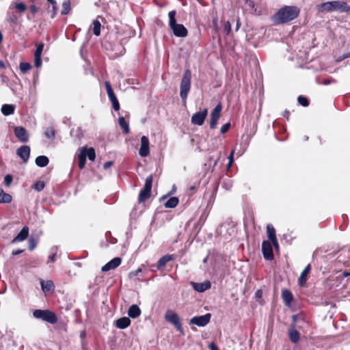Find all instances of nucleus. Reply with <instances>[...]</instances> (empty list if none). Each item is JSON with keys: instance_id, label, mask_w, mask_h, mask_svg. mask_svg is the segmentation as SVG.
Masks as SVG:
<instances>
[{"instance_id": "f257e3e1", "label": "nucleus", "mask_w": 350, "mask_h": 350, "mask_svg": "<svg viewBox=\"0 0 350 350\" xmlns=\"http://www.w3.org/2000/svg\"><path fill=\"white\" fill-rule=\"evenodd\" d=\"M299 13L297 6L285 5L280 8L273 16L276 24H284L296 18Z\"/></svg>"}, {"instance_id": "f03ea898", "label": "nucleus", "mask_w": 350, "mask_h": 350, "mask_svg": "<svg viewBox=\"0 0 350 350\" xmlns=\"http://www.w3.org/2000/svg\"><path fill=\"white\" fill-rule=\"evenodd\" d=\"M317 10L319 13L325 12H349L350 11V6L345 1H332L317 5Z\"/></svg>"}, {"instance_id": "7ed1b4c3", "label": "nucleus", "mask_w": 350, "mask_h": 350, "mask_svg": "<svg viewBox=\"0 0 350 350\" xmlns=\"http://www.w3.org/2000/svg\"><path fill=\"white\" fill-rule=\"evenodd\" d=\"M169 16V26L172 31L173 33L176 37L184 38L187 36V29L182 24L176 23L175 18L176 11L172 10L168 13Z\"/></svg>"}, {"instance_id": "20e7f679", "label": "nucleus", "mask_w": 350, "mask_h": 350, "mask_svg": "<svg viewBox=\"0 0 350 350\" xmlns=\"http://www.w3.org/2000/svg\"><path fill=\"white\" fill-rule=\"evenodd\" d=\"M191 72L187 69L185 70L180 85V96L183 103H185L191 89Z\"/></svg>"}, {"instance_id": "39448f33", "label": "nucleus", "mask_w": 350, "mask_h": 350, "mask_svg": "<svg viewBox=\"0 0 350 350\" xmlns=\"http://www.w3.org/2000/svg\"><path fill=\"white\" fill-rule=\"evenodd\" d=\"M33 316L36 319H42L51 324H55L57 322L56 314L49 310H35L33 312Z\"/></svg>"}, {"instance_id": "423d86ee", "label": "nucleus", "mask_w": 350, "mask_h": 350, "mask_svg": "<svg viewBox=\"0 0 350 350\" xmlns=\"http://www.w3.org/2000/svg\"><path fill=\"white\" fill-rule=\"evenodd\" d=\"M152 180L153 178L152 175L146 178L144 187L142 190H141L139 194V202H144L150 197Z\"/></svg>"}, {"instance_id": "0eeeda50", "label": "nucleus", "mask_w": 350, "mask_h": 350, "mask_svg": "<svg viewBox=\"0 0 350 350\" xmlns=\"http://www.w3.org/2000/svg\"><path fill=\"white\" fill-rule=\"evenodd\" d=\"M165 319L174 325L178 331L183 332L182 325L178 315L172 310H167L165 314Z\"/></svg>"}, {"instance_id": "6e6552de", "label": "nucleus", "mask_w": 350, "mask_h": 350, "mask_svg": "<svg viewBox=\"0 0 350 350\" xmlns=\"http://www.w3.org/2000/svg\"><path fill=\"white\" fill-rule=\"evenodd\" d=\"M211 318V314L210 313H206L202 316H196L190 319L189 324L198 327H204L210 322Z\"/></svg>"}, {"instance_id": "1a4fd4ad", "label": "nucleus", "mask_w": 350, "mask_h": 350, "mask_svg": "<svg viewBox=\"0 0 350 350\" xmlns=\"http://www.w3.org/2000/svg\"><path fill=\"white\" fill-rule=\"evenodd\" d=\"M207 109L195 113L191 118V122L194 125L201 126L204 124V120L207 116Z\"/></svg>"}, {"instance_id": "9d476101", "label": "nucleus", "mask_w": 350, "mask_h": 350, "mask_svg": "<svg viewBox=\"0 0 350 350\" xmlns=\"http://www.w3.org/2000/svg\"><path fill=\"white\" fill-rule=\"evenodd\" d=\"M222 107L220 103H219L211 111V119H210V128L213 129L217 126V122L220 118V113L221 111Z\"/></svg>"}, {"instance_id": "9b49d317", "label": "nucleus", "mask_w": 350, "mask_h": 350, "mask_svg": "<svg viewBox=\"0 0 350 350\" xmlns=\"http://www.w3.org/2000/svg\"><path fill=\"white\" fill-rule=\"evenodd\" d=\"M262 252L265 259L271 260L273 258V253L271 242L268 241H264L262 242Z\"/></svg>"}, {"instance_id": "f8f14e48", "label": "nucleus", "mask_w": 350, "mask_h": 350, "mask_svg": "<svg viewBox=\"0 0 350 350\" xmlns=\"http://www.w3.org/2000/svg\"><path fill=\"white\" fill-rule=\"evenodd\" d=\"M149 153V139L146 136L144 135L141 137V146L139 154L142 157H146Z\"/></svg>"}, {"instance_id": "ddd939ff", "label": "nucleus", "mask_w": 350, "mask_h": 350, "mask_svg": "<svg viewBox=\"0 0 350 350\" xmlns=\"http://www.w3.org/2000/svg\"><path fill=\"white\" fill-rule=\"evenodd\" d=\"M191 285L192 286L193 288L199 293H203L211 287V283L208 280H206L203 282H191Z\"/></svg>"}, {"instance_id": "4468645a", "label": "nucleus", "mask_w": 350, "mask_h": 350, "mask_svg": "<svg viewBox=\"0 0 350 350\" xmlns=\"http://www.w3.org/2000/svg\"><path fill=\"white\" fill-rule=\"evenodd\" d=\"M14 134L21 142H27L29 139V134L23 126H16L14 128Z\"/></svg>"}, {"instance_id": "2eb2a0df", "label": "nucleus", "mask_w": 350, "mask_h": 350, "mask_svg": "<svg viewBox=\"0 0 350 350\" xmlns=\"http://www.w3.org/2000/svg\"><path fill=\"white\" fill-rule=\"evenodd\" d=\"M16 154L24 163H27L30 155V147L28 146H22L17 149Z\"/></svg>"}, {"instance_id": "dca6fc26", "label": "nucleus", "mask_w": 350, "mask_h": 350, "mask_svg": "<svg viewBox=\"0 0 350 350\" xmlns=\"http://www.w3.org/2000/svg\"><path fill=\"white\" fill-rule=\"evenodd\" d=\"M122 260L120 257H116L105 264L101 269L102 271L106 272L116 269L121 264Z\"/></svg>"}, {"instance_id": "f3484780", "label": "nucleus", "mask_w": 350, "mask_h": 350, "mask_svg": "<svg viewBox=\"0 0 350 350\" xmlns=\"http://www.w3.org/2000/svg\"><path fill=\"white\" fill-rule=\"evenodd\" d=\"M29 235V228L27 226H24L20 232L13 239L12 242L16 243L20 241H23L25 240Z\"/></svg>"}, {"instance_id": "a211bd4d", "label": "nucleus", "mask_w": 350, "mask_h": 350, "mask_svg": "<svg viewBox=\"0 0 350 350\" xmlns=\"http://www.w3.org/2000/svg\"><path fill=\"white\" fill-rule=\"evenodd\" d=\"M116 326L121 329H124L131 325V320L129 317H122L115 322Z\"/></svg>"}, {"instance_id": "6ab92c4d", "label": "nucleus", "mask_w": 350, "mask_h": 350, "mask_svg": "<svg viewBox=\"0 0 350 350\" xmlns=\"http://www.w3.org/2000/svg\"><path fill=\"white\" fill-rule=\"evenodd\" d=\"M282 298L286 306H291L293 297L291 292L287 289H284L282 291Z\"/></svg>"}, {"instance_id": "aec40b11", "label": "nucleus", "mask_w": 350, "mask_h": 350, "mask_svg": "<svg viewBox=\"0 0 350 350\" xmlns=\"http://www.w3.org/2000/svg\"><path fill=\"white\" fill-rule=\"evenodd\" d=\"M311 269V265L308 264L305 269L303 270V271L301 273L299 278H298V283L300 286H304L306 280H307V275L310 272Z\"/></svg>"}, {"instance_id": "412c9836", "label": "nucleus", "mask_w": 350, "mask_h": 350, "mask_svg": "<svg viewBox=\"0 0 350 350\" xmlns=\"http://www.w3.org/2000/svg\"><path fill=\"white\" fill-rule=\"evenodd\" d=\"M86 148L83 147L80 149V152L78 155L79 167L82 170L85 165L86 162Z\"/></svg>"}, {"instance_id": "4be33fe9", "label": "nucleus", "mask_w": 350, "mask_h": 350, "mask_svg": "<svg viewBox=\"0 0 350 350\" xmlns=\"http://www.w3.org/2000/svg\"><path fill=\"white\" fill-rule=\"evenodd\" d=\"M141 314V310L136 304L131 305L128 310V315L129 317L135 319Z\"/></svg>"}, {"instance_id": "5701e85b", "label": "nucleus", "mask_w": 350, "mask_h": 350, "mask_svg": "<svg viewBox=\"0 0 350 350\" xmlns=\"http://www.w3.org/2000/svg\"><path fill=\"white\" fill-rule=\"evenodd\" d=\"M288 336L291 341L293 343H297L300 337L299 332L293 326L288 329Z\"/></svg>"}, {"instance_id": "b1692460", "label": "nucleus", "mask_w": 350, "mask_h": 350, "mask_svg": "<svg viewBox=\"0 0 350 350\" xmlns=\"http://www.w3.org/2000/svg\"><path fill=\"white\" fill-rule=\"evenodd\" d=\"M41 288L44 293L49 292L54 288L53 282L51 280H41L40 281Z\"/></svg>"}, {"instance_id": "393cba45", "label": "nucleus", "mask_w": 350, "mask_h": 350, "mask_svg": "<svg viewBox=\"0 0 350 350\" xmlns=\"http://www.w3.org/2000/svg\"><path fill=\"white\" fill-rule=\"evenodd\" d=\"M35 162L38 167H44L49 164V160L47 157L41 155L36 157Z\"/></svg>"}, {"instance_id": "a878e982", "label": "nucleus", "mask_w": 350, "mask_h": 350, "mask_svg": "<svg viewBox=\"0 0 350 350\" xmlns=\"http://www.w3.org/2000/svg\"><path fill=\"white\" fill-rule=\"evenodd\" d=\"M16 8L19 12H25L27 10L26 5L23 2H12L10 5L9 9Z\"/></svg>"}, {"instance_id": "bb28decb", "label": "nucleus", "mask_w": 350, "mask_h": 350, "mask_svg": "<svg viewBox=\"0 0 350 350\" xmlns=\"http://www.w3.org/2000/svg\"><path fill=\"white\" fill-rule=\"evenodd\" d=\"M118 123L120 126L123 130V132L126 134H128L130 131L129 122L126 121L123 116H121L118 118Z\"/></svg>"}, {"instance_id": "cd10ccee", "label": "nucleus", "mask_w": 350, "mask_h": 350, "mask_svg": "<svg viewBox=\"0 0 350 350\" xmlns=\"http://www.w3.org/2000/svg\"><path fill=\"white\" fill-rule=\"evenodd\" d=\"M14 106L12 105L5 104L1 107V112L4 116H9L14 112Z\"/></svg>"}, {"instance_id": "c85d7f7f", "label": "nucleus", "mask_w": 350, "mask_h": 350, "mask_svg": "<svg viewBox=\"0 0 350 350\" xmlns=\"http://www.w3.org/2000/svg\"><path fill=\"white\" fill-rule=\"evenodd\" d=\"M173 258L170 255H165L161 257L157 262V268L161 269L164 267L167 262L172 260Z\"/></svg>"}, {"instance_id": "c756f323", "label": "nucleus", "mask_w": 350, "mask_h": 350, "mask_svg": "<svg viewBox=\"0 0 350 350\" xmlns=\"http://www.w3.org/2000/svg\"><path fill=\"white\" fill-rule=\"evenodd\" d=\"M179 200L177 197H172L170 198L165 203V208H175L178 204Z\"/></svg>"}, {"instance_id": "7c9ffc66", "label": "nucleus", "mask_w": 350, "mask_h": 350, "mask_svg": "<svg viewBox=\"0 0 350 350\" xmlns=\"http://www.w3.org/2000/svg\"><path fill=\"white\" fill-rule=\"evenodd\" d=\"M267 234L270 241H275L276 238L275 230L273 226L268 224L267 226Z\"/></svg>"}, {"instance_id": "2f4dec72", "label": "nucleus", "mask_w": 350, "mask_h": 350, "mask_svg": "<svg viewBox=\"0 0 350 350\" xmlns=\"http://www.w3.org/2000/svg\"><path fill=\"white\" fill-rule=\"evenodd\" d=\"M55 130L53 126L47 127L44 131V135L51 140H54L55 137Z\"/></svg>"}, {"instance_id": "473e14b6", "label": "nucleus", "mask_w": 350, "mask_h": 350, "mask_svg": "<svg viewBox=\"0 0 350 350\" xmlns=\"http://www.w3.org/2000/svg\"><path fill=\"white\" fill-rule=\"evenodd\" d=\"M12 199L10 194L5 193L3 190L0 191V203H10Z\"/></svg>"}, {"instance_id": "72a5a7b5", "label": "nucleus", "mask_w": 350, "mask_h": 350, "mask_svg": "<svg viewBox=\"0 0 350 350\" xmlns=\"http://www.w3.org/2000/svg\"><path fill=\"white\" fill-rule=\"evenodd\" d=\"M92 25L94 34L96 36H98L100 34V23L97 20H94L92 23Z\"/></svg>"}, {"instance_id": "f704fd0d", "label": "nucleus", "mask_w": 350, "mask_h": 350, "mask_svg": "<svg viewBox=\"0 0 350 350\" xmlns=\"http://www.w3.org/2000/svg\"><path fill=\"white\" fill-rule=\"evenodd\" d=\"M70 10V2L69 0L64 1L62 3V10L61 14L62 15L67 14Z\"/></svg>"}, {"instance_id": "c9c22d12", "label": "nucleus", "mask_w": 350, "mask_h": 350, "mask_svg": "<svg viewBox=\"0 0 350 350\" xmlns=\"http://www.w3.org/2000/svg\"><path fill=\"white\" fill-rule=\"evenodd\" d=\"M233 185V181L230 178H225L222 183V187L226 189L230 190Z\"/></svg>"}, {"instance_id": "e433bc0d", "label": "nucleus", "mask_w": 350, "mask_h": 350, "mask_svg": "<svg viewBox=\"0 0 350 350\" xmlns=\"http://www.w3.org/2000/svg\"><path fill=\"white\" fill-rule=\"evenodd\" d=\"M86 157H88L90 161H94L96 157L95 150L93 148H86Z\"/></svg>"}, {"instance_id": "4c0bfd02", "label": "nucleus", "mask_w": 350, "mask_h": 350, "mask_svg": "<svg viewBox=\"0 0 350 350\" xmlns=\"http://www.w3.org/2000/svg\"><path fill=\"white\" fill-rule=\"evenodd\" d=\"M44 182L42 180H39L34 184L33 189L37 191H41L44 189Z\"/></svg>"}, {"instance_id": "58836bf2", "label": "nucleus", "mask_w": 350, "mask_h": 350, "mask_svg": "<svg viewBox=\"0 0 350 350\" xmlns=\"http://www.w3.org/2000/svg\"><path fill=\"white\" fill-rule=\"evenodd\" d=\"M31 68V66L29 63L21 62L20 64V70H21L22 73H25L27 71L30 70Z\"/></svg>"}, {"instance_id": "ea45409f", "label": "nucleus", "mask_w": 350, "mask_h": 350, "mask_svg": "<svg viewBox=\"0 0 350 350\" xmlns=\"http://www.w3.org/2000/svg\"><path fill=\"white\" fill-rule=\"evenodd\" d=\"M44 49V44L40 43L38 44L36 49L34 52V56H41Z\"/></svg>"}, {"instance_id": "a19ab883", "label": "nucleus", "mask_w": 350, "mask_h": 350, "mask_svg": "<svg viewBox=\"0 0 350 350\" xmlns=\"http://www.w3.org/2000/svg\"><path fill=\"white\" fill-rule=\"evenodd\" d=\"M297 100L299 103L304 107H307L309 105L308 99L304 96H299Z\"/></svg>"}, {"instance_id": "79ce46f5", "label": "nucleus", "mask_w": 350, "mask_h": 350, "mask_svg": "<svg viewBox=\"0 0 350 350\" xmlns=\"http://www.w3.org/2000/svg\"><path fill=\"white\" fill-rule=\"evenodd\" d=\"M224 30L227 35L231 32V24L229 21H224Z\"/></svg>"}, {"instance_id": "37998d69", "label": "nucleus", "mask_w": 350, "mask_h": 350, "mask_svg": "<svg viewBox=\"0 0 350 350\" xmlns=\"http://www.w3.org/2000/svg\"><path fill=\"white\" fill-rule=\"evenodd\" d=\"M142 272V268H138L136 270L130 272L129 274V278H133L134 277L138 275Z\"/></svg>"}, {"instance_id": "c03bdc74", "label": "nucleus", "mask_w": 350, "mask_h": 350, "mask_svg": "<svg viewBox=\"0 0 350 350\" xmlns=\"http://www.w3.org/2000/svg\"><path fill=\"white\" fill-rule=\"evenodd\" d=\"M42 65L41 56H34V66L40 68Z\"/></svg>"}, {"instance_id": "a18cd8bd", "label": "nucleus", "mask_w": 350, "mask_h": 350, "mask_svg": "<svg viewBox=\"0 0 350 350\" xmlns=\"http://www.w3.org/2000/svg\"><path fill=\"white\" fill-rule=\"evenodd\" d=\"M12 176L10 174H7L4 177V183L6 186H10L12 182Z\"/></svg>"}, {"instance_id": "49530a36", "label": "nucleus", "mask_w": 350, "mask_h": 350, "mask_svg": "<svg viewBox=\"0 0 350 350\" xmlns=\"http://www.w3.org/2000/svg\"><path fill=\"white\" fill-rule=\"evenodd\" d=\"M230 127V122L224 124L220 129L221 133H222V134L226 133L229 130Z\"/></svg>"}, {"instance_id": "de8ad7c7", "label": "nucleus", "mask_w": 350, "mask_h": 350, "mask_svg": "<svg viewBox=\"0 0 350 350\" xmlns=\"http://www.w3.org/2000/svg\"><path fill=\"white\" fill-rule=\"evenodd\" d=\"M234 152V150H232L228 157V167H230L232 165V164L234 161V159H233Z\"/></svg>"}, {"instance_id": "09e8293b", "label": "nucleus", "mask_w": 350, "mask_h": 350, "mask_svg": "<svg viewBox=\"0 0 350 350\" xmlns=\"http://www.w3.org/2000/svg\"><path fill=\"white\" fill-rule=\"evenodd\" d=\"M36 247V243L33 239L29 240V250L32 251Z\"/></svg>"}, {"instance_id": "8fccbe9b", "label": "nucleus", "mask_w": 350, "mask_h": 350, "mask_svg": "<svg viewBox=\"0 0 350 350\" xmlns=\"http://www.w3.org/2000/svg\"><path fill=\"white\" fill-rule=\"evenodd\" d=\"M113 108L115 111H118L120 109V104L118 100L112 103Z\"/></svg>"}, {"instance_id": "3c124183", "label": "nucleus", "mask_w": 350, "mask_h": 350, "mask_svg": "<svg viewBox=\"0 0 350 350\" xmlns=\"http://www.w3.org/2000/svg\"><path fill=\"white\" fill-rule=\"evenodd\" d=\"M113 108L115 111H118L120 109V104L118 100L112 103Z\"/></svg>"}, {"instance_id": "603ef678", "label": "nucleus", "mask_w": 350, "mask_h": 350, "mask_svg": "<svg viewBox=\"0 0 350 350\" xmlns=\"http://www.w3.org/2000/svg\"><path fill=\"white\" fill-rule=\"evenodd\" d=\"M208 348L210 350H219L218 347L214 342H211L208 345Z\"/></svg>"}, {"instance_id": "864d4df0", "label": "nucleus", "mask_w": 350, "mask_h": 350, "mask_svg": "<svg viewBox=\"0 0 350 350\" xmlns=\"http://www.w3.org/2000/svg\"><path fill=\"white\" fill-rule=\"evenodd\" d=\"M245 3L251 8H254L255 5L253 1L252 0H245Z\"/></svg>"}, {"instance_id": "5fc2aeb1", "label": "nucleus", "mask_w": 350, "mask_h": 350, "mask_svg": "<svg viewBox=\"0 0 350 350\" xmlns=\"http://www.w3.org/2000/svg\"><path fill=\"white\" fill-rule=\"evenodd\" d=\"M105 85L107 92L113 90L111 86V84L109 81H105Z\"/></svg>"}, {"instance_id": "6e6d98bb", "label": "nucleus", "mask_w": 350, "mask_h": 350, "mask_svg": "<svg viewBox=\"0 0 350 350\" xmlns=\"http://www.w3.org/2000/svg\"><path fill=\"white\" fill-rule=\"evenodd\" d=\"M332 82H335L334 79H325L321 82V84L327 85L330 84Z\"/></svg>"}, {"instance_id": "4d7b16f0", "label": "nucleus", "mask_w": 350, "mask_h": 350, "mask_svg": "<svg viewBox=\"0 0 350 350\" xmlns=\"http://www.w3.org/2000/svg\"><path fill=\"white\" fill-rule=\"evenodd\" d=\"M30 10L32 14H35L38 12V8L35 5H32L30 6Z\"/></svg>"}, {"instance_id": "13d9d810", "label": "nucleus", "mask_w": 350, "mask_h": 350, "mask_svg": "<svg viewBox=\"0 0 350 350\" xmlns=\"http://www.w3.org/2000/svg\"><path fill=\"white\" fill-rule=\"evenodd\" d=\"M112 165H113V161H107V162L105 163L103 167H104V169L107 170L109 167H110Z\"/></svg>"}, {"instance_id": "bf43d9fd", "label": "nucleus", "mask_w": 350, "mask_h": 350, "mask_svg": "<svg viewBox=\"0 0 350 350\" xmlns=\"http://www.w3.org/2000/svg\"><path fill=\"white\" fill-rule=\"evenodd\" d=\"M22 252H23V250H17L12 251V254L13 256H16V255H18V254H21Z\"/></svg>"}, {"instance_id": "052dcab7", "label": "nucleus", "mask_w": 350, "mask_h": 350, "mask_svg": "<svg viewBox=\"0 0 350 350\" xmlns=\"http://www.w3.org/2000/svg\"><path fill=\"white\" fill-rule=\"evenodd\" d=\"M107 94H108V96H109V100H111V98L116 97V95L115 94L113 93V91L111 90V91H109L107 92Z\"/></svg>"}, {"instance_id": "680f3d73", "label": "nucleus", "mask_w": 350, "mask_h": 350, "mask_svg": "<svg viewBox=\"0 0 350 350\" xmlns=\"http://www.w3.org/2000/svg\"><path fill=\"white\" fill-rule=\"evenodd\" d=\"M273 245L275 247V249H278L279 247V245L277 241V239H275V241H270Z\"/></svg>"}, {"instance_id": "e2e57ef3", "label": "nucleus", "mask_w": 350, "mask_h": 350, "mask_svg": "<svg viewBox=\"0 0 350 350\" xmlns=\"http://www.w3.org/2000/svg\"><path fill=\"white\" fill-rule=\"evenodd\" d=\"M51 4L53 5V8L54 10H55V5H56V1L55 0H47Z\"/></svg>"}, {"instance_id": "0e129e2a", "label": "nucleus", "mask_w": 350, "mask_h": 350, "mask_svg": "<svg viewBox=\"0 0 350 350\" xmlns=\"http://www.w3.org/2000/svg\"><path fill=\"white\" fill-rule=\"evenodd\" d=\"M240 26H241L240 21H239V19H237V25H236V28H235V30L237 31L239 30Z\"/></svg>"}, {"instance_id": "69168bd1", "label": "nucleus", "mask_w": 350, "mask_h": 350, "mask_svg": "<svg viewBox=\"0 0 350 350\" xmlns=\"http://www.w3.org/2000/svg\"><path fill=\"white\" fill-rule=\"evenodd\" d=\"M55 254H53L50 255V256H49V260H51V262H54V261H55Z\"/></svg>"}, {"instance_id": "338daca9", "label": "nucleus", "mask_w": 350, "mask_h": 350, "mask_svg": "<svg viewBox=\"0 0 350 350\" xmlns=\"http://www.w3.org/2000/svg\"><path fill=\"white\" fill-rule=\"evenodd\" d=\"M117 100H118V99H117L116 96V97H114V98H111V99L110 100V101L111 102V104H112L113 103H114V102L117 101Z\"/></svg>"}, {"instance_id": "774afa93", "label": "nucleus", "mask_w": 350, "mask_h": 350, "mask_svg": "<svg viewBox=\"0 0 350 350\" xmlns=\"http://www.w3.org/2000/svg\"><path fill=\"white\" fill-rule=\"evenodd\" d=\"M80 336L81 338H84L85 336V332H82L80 334Z\"/></svg>"}]
</instances>
